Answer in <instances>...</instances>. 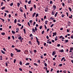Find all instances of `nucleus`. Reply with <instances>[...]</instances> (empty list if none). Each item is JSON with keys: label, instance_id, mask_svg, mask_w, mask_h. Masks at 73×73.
I'll use <instances>...</instances> for the list:
<instances>
[{"label": "nucleus", "instance_id": "f257e3e1", "mask_svg": "<svg viewBox=\"0 0 73 73\" xmlns=\"http://www.w3.org/2000/svg\"><path fill=\"white\" fill-rule=\"evenodd\" d=\"M18 36H19L18 37V39L19 40H20L21 42H22L23 40H24V38H22V37L19 34H18Z\"/></svg>", "mask_w": 73, "mask_h": 73}, {"label": "nucleus", "instance_id": "f03ea898", "mask_svg": "<svg viewBox=\"0 0 73 73\" xmlns=\"http://www.w3.org/2000/svg\"><path fill=\"white\" fill-rule=\"evenodd\" d=\"M33 35H32V34L31 33L30 34V35H29V36L31 37V40H33Z\"/></svg>", "mask_w": 73, "mask_h": 73}, {"label": "nucleus", "instance_id": "7ed1b4c3", "mask_svg": "<svg viewBox=\"0 0 73 73\" xmlns=\"http://www.w3.org/2000/svg\"><path fill=\"white\" fill-rule=\"evenodd\" d=\"M47 44H52V42L51 41H50V39H48V40H47Z\"/></svg>", "mask_w": 73, "mask_h": 73}, {"label": "nucleus", "instance_id": "20e7f679", "mask_svg": "<svg viewBox=\"0 0 73 73\" xmlns=\"http://www.w3.org/2000/svg\"><path fill=\"white\" fill-rule=\"evenodd\" d=\"M53 37H54V36H57V33L56 32L53 33Z\"/></svg>", "mask_w": 73, "mask_h": 73}, {"label": "nucleus", "instance_id": "39448f33", "mask_svg": "<svg viewBox=\"0 0 73 73\" xmlns=\"http://www.w3.org/2000/svg\"><path fill=\"white\" fill-rule=\"evenodd\" d=\"M45 12H48L49 10H48V7H46L45 8V9H44Z\"/></svg>", "mask_w": 73, "mask_h": 73}, {"label": "nucleus", "instance_id": "423d86ee", "mask_svg": "<svg viewBox=\"0 0 73 73\" xmlns=\"http://www.w3.org/2000/svg\"><path fill=\"white\" fill-rule=\"evenodd\" d=\"M15 50H17V52H21V50H18V49L17 48H15Z\"/></svg>", "mask_w": 73, "mask_h": 73}, {"label": "nucleus", "instance_id": "0eeeda50", "mask_svg": "<svg viewBox=\"0 0 73 73\" xmlns=\"http://www.w3.org/2000/svg\"><path fill=\"white\" fill-rule=\"evenodd\" d=\"M70 52H72V50H73V47H72V48H71L70 49Z\"/></svg>", "mask_w": 73, "mask_h": 73}, {"label": "nucleus", "instance_id": "6e6552de", "mask_svg": "<svg viewBox=\"0 0 73 73\" xmlns=\"http://www.w3.org/2000/svg\"><path fill=\"white\" fill-rule=\"evenodd\" d=\"M23 8L22 7H21L20 8V11L21 12H23Z\"/></svg>", "mask_w": 73, "mask_h": 73}, {"label": "nucleus", "instance_id": "1a4fd4ad", "mask_svg": "<svg viewBox=\"0 0 73 73\" xmlns=\"http://www.w3.org/2000/svg\"><path fill=\"white\" fill-rule=\"evenodd\" d=\"M28 53V50H26L25 51V54H27Z\"/></svg>", "mask_w": 73, "mask_h": 73}, {"label": "nucleus", "instance_id": "9d476101", "mask_svg": "<svg viewBox=\"0 0 73 73\" xmlns=\"http://www.w3.org/2000/svg\"><path fill=\"white\" fill-rule=\"evenodd\" d=\"M53 8H54V10H56V6L55 5H54L53 6Z\"/></svg>", "mask_w": 73, "mask_h": 73}, {"label": "nucleus", "instance_id": "9b49d317", "mask_svg": "<svg viewBox=\"0 0 73 73\" xmlns=\"http://www.w3.org/2000/svg\"><path fill=\"white\" fill-rule=\"evenodd\" d=\"M70 24H71V23H70V22L69 21L68 22V27H69V26L70 25Z\"/></svg>", "mask_w": 73, "mask_h": 73}, {"label": "nucleus", "instance_id": "f8f14e48", "mask_svg": "<svg viewBox=\"0 0 73 73\" xmlns=\"http://www.w3.org/2000/svg\"><path fill=\"white\" fill-rule=\"evenodd\" d=\"M64 42H66H66H69V40H64Z\"/></svg>", "mask_w": 73, "mask_h": 73}, {"label": "nucleus", "instance_id": "ddd939ff", "mask_svg": "<svg viewBox=\"0 0 73 73\" xmlns=\"http://www.w3.org/2000/svg\"><path fill=\"white\" fill-rule=\"evenodd\" d=\"M51 12H52V15H54L55 13H54V11H52Z\"/></svg>", "mask_w": 73, "mask_h": 73}, {"label": "nucleus", "instance_id": "4468645a", "mask_svg": "<svg viewBox=\"0 0 73 73\" xmlns=\"http://www.w3.org/2000/svg\"><path fill=\"white\" fill-rule=\"evenodd\" d=\"M29 22L30 23L31 25H32V22H33V21H32V20H31L29 21Z\"/></svg>", "mask_w": 73, "mask_h": 73}, {"label": "nucleus", "instance_id": "2eb2a0df", "mask_svg": "<svg viewBox=\"0 0 73 73\" xmlns=\"http://www.w3.org/2000/svg\"><path fill=\"white\" fill-rule=\"evenodd\" d=\"M55 54H56V52H55V51H53L52 52V56H54Z\"/></svg>", "mask_w": 73, "mask_h": 73}, {"label": "nucleus", "instance_id": "dca6fc26", "mask_svg": "<svg viewBox=\"0 0 73 73\" xmlns=\"http://www.w3.org/2000/svg\"><path fill=\"white\" fill-rule=\"evenodd\" d=\"M36 14V12L34 13L33 15V17H35V15Z\"/></svg>", "mask_w": 73, "mask_h": 73}, {"label": "nucleus", "instance_id": "f3484780", "mask_svg": "<svg viewBox=\"0 0 73 73\" xmlns=\"http://www.w3.org/2000/svg\"><path fill=\"white\" fill-rule=\"evenodd\" d=\"M57 14H58V12H56L55 14L54 17H57Z\"/></svg>", "mask_w": 73, "mask_h": 73}, {"label": "nucleus", "instance_id": "a211bd4d", "mask_svg": "<svg viewBox=\"0 0 73 73\" xmlns=\"http://www.w3.org/2000/svg\"><path fill=\"white\" fill-rule=\"evenodd\" d=\"M2 58L3 56H2V55H1L0 56V60H3Z\"/></svg>", "mask_w": 73, "mask_h": 73}, {"label": "nucleus", "instance_id": "6ab92c4d", "mask_svg": "<svg viewBox=\"0 0 73 73\" xmlns=\"http://www.w3.org/2000/svg\"><path fill=\"white\" fill-rule=\"evenodd\" d=\"M24 16L25 19H27V17H26V15H25V13L24 14Z\"/></svg>", "mask_w": 73, "mask_h": 73}, {"label": "nucleus", "instance_id": "aec40b11", "mask_svg": "<svg viewBox=\"0 0 73 73\" xmlns=\"http://www.w3.org/2000/svg\"><path fill=\"white\" fill-rule=\"evenodd\" d=\"M1 52L3 53V54H5V52L3 51V50H1Z\"/></svg>", "mask_w": 73, "mask_h": 73}, {"label": "nucleus", "instance_id": "412c9836", "mask_svg": "<svg viewBox=\"0 0 73 73\" xmlns=\"http://www.w3.org/2000/svg\"><path fill=\"white\" fill-rule=\"evenodd\" d=\"M68 9L69 10V11H70V12H71V11H72V9H71V8H70V7H69Z\"/></svg>", "mask_w": 73, "mask_h": 73}, {"label": "nucleus", "instance_id": "4be33fe9", "mask_svg": "<svg viewBox=\"0 0 73 73\" xmlns=\"http://www.w3.org/2000/svg\"><path fill=\"white\" fill-rule=\"evenodd\" d=\"M1 35L3 36H4V35H5V33H1Z\"/></svg>", "mask_w": 73, "mask_h": 73}, {"label": "nucleus", "instance_id": "5701e85b", "mask_svg": "<svg viewBox=\"0 0 73 73\" xmlns=\"http://www.w3.org/2000/svg\"><path fill=\"white\" fill-rule=\"evenodd\" d=\"M23 31H24V33L25 34H26V30H25V29H23Z\"/></svg>", "mask_w": 73, "mask_h": 73}, {"label": "nucleus", "instance_id": "b1692460", "mask_svg": "<svg viewBox=\"0 0 73 73\" xmlns=\"http://www.w3.org/2000/svg\"><path fill=\"white\" fill-rule=\"evenodd\" d=\"M29 44H30V45H32V42L31 41H29Z\"/></svg>", "mask_w": 73, "mask_h": 73}, {"label": "nucleus", "instance_id": "393cba45", "mask_svg": "<svg viewBox=\"0 0 73 73\" xmlns=\"http://www.w3.org/2000/svg\"><path fill=\"white\" fill-rule=\"evenodd\" d=\"M31 0H30L28 2V4H31Z\"/></svg>", "mask_w": 73, "mask_h": 73}, {"label": "nucleus", "instance_id": "a878e982", "mask_svg": "<svg viewBox=\"0 0 73 73\" xmlns=\"http://www.w3.org/2000/svg\"><path fill=\"white\" fill-rule=\"evenodd\" d=\"M30 53H31V54H33V51L32 50H30Z\"/></svg>", "mask_w": 73, "mask_h": 73}, {"label": "nucleus", "instance_id": "bb28decb", "mask_svg": "<svg viewBox=\"0 0 73 73\" xmlns=\"http://www.w3.org/2000/svg\"><path fill=\"white\" fill-rule=\"evenodd\" d=\"M60 52H64V50L63 49L60 50Z\"/></svg>", "mask_w": 73, "mask_h": 73}, {"label": "nucleus", "instance_id": "cd10ccee", "mask_svg": "<svg viewBox=\"0 0 73 73\" xmlns=\"http://www.w3.org/2000/svg\"><path fill=\"white\" fill-rule=\"evenodd\" d=\"M12 33H13V34H15V31H12Z\"/></svg>", "mask_w": 73, "mask_h": 73}, {"label": "nucleus", "instance_id": "c85d7f7f", "mask_svg": "<svg viewBox=\"0 0 73 73\" xmlns=\"http://www.w3.org/2000/svg\"><path fill=\"white\" fill-rule=\"evenodd\" d=\"M36 42H38V45H40V42L38 41H36Z\"/></svg>", "mask_w": 73, "mask_h": 73}, {"label": "nucleus", "instance_id": "c756f323", "mask_svg": "<svg viewBox=\"0 0 73 73\" xmlns=\"http://www.w3.org/2000/svg\"><path fill=\"white\" fill-rule=\"evenodd\" d=\"M50 4H53V1H50Z\"/></svg>", "mask_w": 73, "mask_h": 73}, {"label": "nucleus", "instance_id": "7c9ffc66", "mask_svg": "<svg viewBox=\"0 0 73 73\" xmlns=\"http://www.w3.org/2000/svg\"><path fill=\"white\" fill-rule=\"evenodd\" d=\"M17 5L18 7H19V6L20 5V3H17Z\"/></svg>", "mask_w": 73, "mask_h": 73}, {"label": "nucleus", "instance_id": "2f4dec72", "mask_svg": "<svg viewBox=\"0 0 73 73\" xmlns=\"http://www.w3.org/2000/svg\"><path fill=\"white\" fill-rule=\"evenodd\" d=\"M38 13H37L36 15V17H38Z\"/></svg>", "mask_w": 73, "mask_h": 73}, {"label": "nucleus", "instance_id": "473e14b6", "mask_svg": "<svg viewBox=\"0 0 73 73\" xmlns=\"http://www.w3.org/2000/svg\"><path fill=\"white\" fill-rule=\"evenodd\" d=\"M17 23V19H15L14 20V23Z\"/></svg>", "mask_w": 73, "mask_h": 73}, {"label": "nucleus", "instance_id": "72a5a7b5", "mask_svg": "<svg viewBox=\"0 0 73 73\" xmlns=\"http://www.w3.org/2000/svg\"><path fill=\"white\" fill-rule=\"evenodd\" d=\"M5 8V7H3L1 8V9H2V10H3V9H4Z\"/></svg>", "mask_w": 73, "mask_h": 73}, {"label": "nucleus", "instance_id": "f704fd0d", "mask_svg": "<svg viewBox=\"0 0 73 73\" xmlns=\"http://www.w3.org/2000/svg\"><path fill=\"white\" fill-rule=\"evenodd\" d=\"M0 19H1V20H2L3 22H4V19H2V18H0Z\"/></svg>", "mask_w": 73, "mask_h": 73}, {"label": "nucleus", "instance_id": "c9c22d12", "mask_svg": "<svg viewBox=\"0 0 73 73\" xmlns=\"http://www.w3.org/2000/svg\"><path fill=\"white\" fill-rule=\"evenodd\" d=\"M64 59H65V57H64L62 58L61 59V61H63V60H64Z\"/></svg>", "mask_w": 73, "mask_h": 73}, {"label": "nucleus", "instance_id": "e433bc0d", "mask_svg": "<svg viewBox=\"0 0 73 73\" xmlns=\"http://www.w3.org/2000/svg\"><path fill=\"white\" fill-rule=\"evenodd\" d=\"M17 25H18V26H19V27H21V25L20 24L18 23Z\"/></svg>", "mask_w": 73, "mask_h": 73}, {"label": "nucleus", "instance_id": "4c0bfd02", "mask_svg": "<svg viewBox=\"0 0 73 73\" xmlns=\"http://www.w3.org/2000/svg\"><path fill=\"white\" fill-rule=\"evenodd\" d=\"M13 3H11L10 4V6H11V7H12V6L13 5Z\"/></svg>", "mask_w": 73, "mask_h": 73}, {"label": "nucleus", "instance_id": "58836bf2", "mask_svg": "<svg viewBox=\"0 0 73 73\" xmlns=\"http://www.w3.org/2000/svg\"><path fill=\"white\" fill-rule=\"evenodd\" d=\"M32 31H33V32H35V29H34V28H33L32 29Z\"/></svg>", "mask_w": 73, "mask_h": 73}, {"label": "nucleus", "instance_id": "ea45409f", "mask_svg": "<svg viewBox=\"0 0 73 73\" xmlns=\"http://www.w3.org/2000/svg\"><path fill=\"white\" fill-rule=\"evenodd\" d=\"M35 37L36 40V41H38V38H37V37L36 36Z\"/></svg>", "mask_w": 73, "mask_h": 73}, {"label": "nucleus", "instance_id": "a19ab883", "mask_svg": "<svg viewBox=\"0 0 73 73\" xmlns=\"http://www.w3.org/2000/svg\"><path fill=\"white\" fill-rule=\"evenodd\" d=\"M62 6H63L64 7V6H65V3H64V2L62 3Z\"/></svg>", "mask_w": 73, "mask_h": 73}, {"label": "nucleus", "instance_id": "79ce46f5", "mask_svg": "<svg viewBox=\"0 0 73 73\" xmlns=\"http://www.w3.org/2000/svg\"><path fill=\"white\" fill-rule=\"evenodd\" d=\"M48 21H45V24H48Z\"/></svg>", "mask_w": 73, "mask_h": 73}, {"label": "nucleus", "instance_id": "37998d69", "mask_svg": "<svg viewBox=\"0 0 73 73\" xmlns=\"http://www.w3.org/2000/svg\"><path fill=\"white\" fill-rule=\"evenodd\" d=\"M34 8H35V9H36V5L34 4Z\"/></svg>", "mask_w": 73, "mask_h": 73}, {"label": "nucleus", "instance_id": "c03bdc74", "mask_svg": "<svg viewBox=\"0 0 73 73\" xmlns=\"http://www.w3.org/2000/svg\"><path fill=\"white\" fill-rule=\"evenodd\" d=\"M25 8L26 9H27V5H25Z\"/></svg>", "mask_w": 73, "mask_h": 73}, {"label": "nucleus", "instance_id": "a18cd8bd", "mask_svg": "<svg viewBox=\"0 0 73 73\" xmlns=\"http://www.w3.org/2000/svg\"><path fill=\"white\" fill-rule=\"evenodd\" d=\"M43 55H41L40 56V58H41L42 59V58H43Z\"/></svg>", "mask_w": 73, "mask_h": 73}, {"label": "nucleus", "instance_id": "49530a36", "mask_svg": "<svg viewBox=\"0 0 73 73\" xmlns=\"http://www.w3.org/2000/svg\"><path fill=\"white\" fill-rule=\"evenodd\" d=\"M64 16H65V15H64V14L62 15V17H64Z\"/></svg>", "mask_w": 73, "mask_h": 73}, {"label": "nucleus", "instance_id": "de8ad7c7", "mask_svg": "<svg viewBox=\"0 0 73 73\" xmlns=\"http://www.w3.org/2000/svg\"><path fill=\"white\" fill-rule=\"evenodd\" d=\"M12 37L13 38V40H15V37H14V36H12Z\"/></svg>", "mask_w": 73, "mask_h": 73}, {"label": "nucleus", "instance_id": "09e8293b", "mask_svg": "<svg viewBox=\"0 0 73 73\" xmlns=\"http://www.w3.org/2000/svg\"><path fill=\"white\" fill-rule=\"evenodd\" d=\"M11 56L12 57H13V53H11Z\"/></svg>", "mask_w": 73, "mask_h": 73}, {"label": "nucleus", "instance_id": "8fccbe9b", "mask_svg": "<svg viewBox=\"0 0 73 73\" xmlns=\"http://www.w3.org/2000/svg\"><path fill=\"white\" fill-rule=\"evenodd\" d=\"M63 37V36H61L59 37V38H62Z\"/></svg>", "mask_w": 73, "mask_h": 73}, {"label": "nucleus", "instance_id": "3c124183", "mask_svg": "<svg viewBox=\"0 0 73 73\" xmlns=\"http://www.w3.org/2000/svg\"><path fill=\"white\" fill-rule=\"evenodd\" d=\"M36 24V22L35 21L34 22V23L33 24V26H35V25Z\"/></svg>", "mask_w": 73, "mask_h": 73}, {"label": "nucleus", "instance_id": "603ef678", "mask_svg": "<svg viewBox=\"0 0 73 73\" xmlns=\"http://www.w3.org/2000/svg\"><path fill=\"white\" fill-rule=\"evenodd\" d=\"M28 25H29V27H31V25H30V23H29V22H28Z\"/></svg>", "mask_w": 73, "mask_h": 73}, {"label": "nucleus", "instance_id": "864d4df0", "mask_svg": "<svg viewBox=\"0 0 73 73\" xmlns=\"http://www.w3.org/2000/svg\"><path fill=\"white\" fill-rule=\"evenodd\" d=\"M32 9H33V7H31L30 9V11H32Z\"/></svg>", "mask_w": 73, "mask_h": 73}, {"label": "nucleus", "instance_id": "5fc2aeb1", "mask_svg": "<svg viewBox=\"0 0 73 73\" xmlns=\"http://www.w3.org/2000/svg\"><path fill=\"white\" fill-rule=\"evenodd\" d=\"M34 52L35 53H36V52H37V50H34Z\"/></svg>", "mask_w": 73, "mask_h": 73}, {"label": "nucleus", "instance_id": "6e6d98bb", "mask_svg": "<svg viewBox=\"0 0 73 73\" xmlns=\"http://www.w3.org/2000/svg\"><path fill=\"white\" fill-rule=\"evenodd\" d=\"M53 25H54V24H53L51 26H50V27L51 28H52V27H53Z\"/></svg>", "mask_w": 73, "mask_h": 73}, {"label": "nucleus", "instance_id": "4d7b16f0", "mask_svg": "<svg viewBox=\"0 0 73 73\" xmlns=\"http://www.w3.org/2000/svg\"><path fill=\"white\" fill-rule=\"evenodd\" d=\"M71 38H72V39H73V35H72L71 36Z\"/></svg>", "mask_w": 73, "mask_h": 73}, {"label": "nucleus", "instance_id": "13d9d810", "mask_svg": "<svg viewBox=\"0 0 73 73\" xmlns=\"http://www.w3.org/2000/svg\"><path fill=\"white\" fill-rule=\"evenodd\" d=\"M42 26H40L39 27L40 29H41L42 28Z\"/></svg>", "mask_w": 73, "mask_h": 73}, {"label": "nucleus", "instance_id": "bf43d9fd", "mask_svg": "<svg viewBox=\"0 0 73 73\" xmlns=\"http://www.w3.org/2000/svg\"><path fill=\"white\" fill-rule=\"evenodd\" d=\"M3 1L1 3V6H2L3 5Z\"/></svg>", "mask_w": 73, "mask_h": 73}, {"label": "nucleus", "instance_id": "052dcab7", "mask_svg": "<svg viewBox=\"0 0 73 73\" xmlns=\"http://www.w3.org/2000/svg\"><path fill=\"white\" fill-rule=\"evenodd\" d=\"M9 18H11V14H9Z\"/></svg>", "mask_w": 73, "mask_h": 73}, {"label": "nucleus", "instance_id": "680f3d73", "mask_svg": "<svg viewBox=\"0 0 73 73\" xmlns=\"http://www.w3.org/2000/svg\"><path fill=\"white\" fill-rule=\"evenodd\" d=\"M44 31H42V35H43V34H44Z\"/></svg>", "mask_w": 73, "mask_h": 73}, {"label": "nucleus", "instance_id": "e2e57ef3", "mask_svg": "<svg viewBox=\"0 0 73 73\" xmlns=\"http://www.w3.org/2000/svg\"><path fill=\"white\" fill-rule=\"evenodd\" d=\"M4 71L5 72H7V69H5L4 70Z\"/></svg>", "mask_w": 73, "mask_h": 73}, {"label": "nucleus", "instance_id": "0e129e2a", "mask_svg": "<svg viewBox=\"0 0 73 73\" xmlns=\"http://www.w3.org/2000/svg\"><path fill=\"white\" fill-rule=\"evenodd\" d=\"M57 46H58V47H60V44H58L57 45Z\"/></svg>", "mask_w": 73, "mask_h": 73}, {"label": "nucleus", "instance_id": "69168bd1", "mask_svg": "<svg viewBox=\"0 0 73 73\" xmlns=\"http://www.w3.org/2000/svg\"><path fill=\"white\" fill-rule=\"evenodd\" d=\"M35 30L36 31H37V27H36L35 28Z\"/></svg>", "mask_w": 73, "mask_h": 73}, {"label": "nucleus", "instance_id": "338daca9", "mask_svg": "<svg viewBox=\"0 0 73 73\" xmlns=\"http://www.w3.org/2000/svg\"><path fill=\"white\" fill-rule=\"evenodd\" d=\"M3 50H4L5 51V52L6 51V49H5V48H3Z\"/></svg>", "mask_w": 73, "mask_h": 73}, {"label": "nucleus", "instance_id": "774afa93", "mask_svg": "<svg viewBox=\"0 0 73 73\" xmlns=\"http://www.w3.org/2000/svg\"><path fill=\"white\" fill-rule=\"evenodd\" d=\"M19 69L20 71H22V70H23V69H22L21 68H19Z\"/></svg>", "mask_w": 73, "mask_h": 73}]
</instances>
